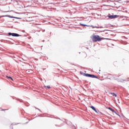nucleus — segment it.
Returning <instances> with one entry per match:
<instances>
[{"instance_id":"obj_1","label":"nucleus","mask_w":129,"mask_h":129,"mask_svg":"<svg viewBox=\"0 0 129 129\" xmlns=\"http://www.w3.org/2000/svg\"><path fill=\"white\" fill-rule=\"evenodd\" d=\"M91 38L94 42H100L102 40L99 35H93Z\"/></svg>"},{"instance_id":"obj_2","label":"nucleus","mask_w":129,"mask_h":129,"mask_svg":"<svg viewBox=\"0 0 129 129\" xmlns=\"http://www.w3.org/2000/svg\"><path fill=\"white\" fill-rule=\"evenodd\" d=\"M8 35H9V36H12L13 37H20V35L17 33H12L11 32H9L8 33Z\"/></svg>"},{"instance_id":"obj_3","label":"nucleus","mask_w":129,"mask_h":129,"mask_svg":"<svg viewBox=\"0 0 129 129\" xmlns=\"http://www.w3.org/2000/svg\"><path fill=\"white\" fill-rule=\"evenodd\" d=\"M119 17V16L118 15H109L108 16V18H109V19H115L116 18H118Z\"/></svg>"},{"instance_id":"obj_4","label":"nucleus","mask_w":129,"mask_h":129,"mask_svg":"<svg viewBox=\"0 0 129 129\" xmlns=\"http://www.w3.org/2000/svg\"><path fill=\"white\" fill-rule=\"evenodd\" d=\"M89 77H91V78H97V77H96L94 75H89Z\"/></svg>"},{"instance_id":"obj_5","label":"nucleus","mask_w":129,"mask_h":129,"mask_svg":"<svg viewBox=\"0 0 129 129\" xmlns=\"http://www.w3.org/2000/svg\"><path fill=\"white\" fill-rule=\"evenodd\" d=\"M91 108H92V109H93V110H94V111H95V112L97 113V111L96 110V109H95V107H94V106H91Z\"/></svg>"},{"instance_id":"obj_6","label":"nucleus","mask_w":129,"mask_h":129,"mask_svg":"<svg viewBox=\"0 0 129 129\" xmlns=\"http://www.w3.org/2000/svg\"><path fill=\"white\" fill-rule=\"evenodd\" d=\"M80 25L81 26H83V27H90V26H88V25H85V24H80Z\"/></svg>"},{"instance_id":"obj_7","label":"nucleus","mask_w":129,"mask_h":129,"mask_svg":"<svg viewBox=\"0 0 129 129\" xmlns=\"http://www.w3.org/2000/svg\"><path fill=\"white\" fill-rule=\"evenodd\" d=\"M84 74L85 76H86V77H89L90 74H85V73H84Z\"/></svg>"},{"instance_id":"obj_8","label":"nucleus","mask_w":129,"mask_h":129,"mask_svg":"<svg viewBox=\"0 0 129 129\" xmlns=\"http://www.w3.org/2000/svg\"><path fill=\"white\" fill-rule=\"evenodd\" d=\"M46 88H48V89H50L51 88V87L50 86H47L46 87Z\"/></svg>"},{"instance_id":"obj_9","label":"nucleus","mask_w":129,"mask_h":129,"mask_svg":"<svg viewBox=\"0 0 129 129\" xmlns=\"http://www.w3.org/2000/svg\"><path fill=\"white\" fill-rule=\"evenodd\" d=\"M112 94L113 96H115V97H116V94H115V93H112Z\"/></svg>"},{"instance_id":"obj_10","label":"nucleus","mask_w":129,"mask_h":129,"mask_svg":"<svg viewBox=\"0 0 129 129\" xmlns=\"http://www.w3.org/2000/svg\"><path fill=\"white\" fill-rule=\"evenodd\" d=\"M8 78H9V79H11V80H13V78H12V77H8Z\"/></svg>"},{"instance_id":"obj_11","label":"nucleus","mask_w":129,"mask_h":129,"mask_svg":"<svg viewBox=\"0 0 129 129\" xmlns=\"http://www.w3.org/2000/svg\"><path fill=\"white\" fill-rule=\"evenodd\" d=\"M111 111H112V112H115V111L113 109H112V110Z\"/></svg>"},{"instance_id":"obj_12","label":"nucleus","mask_w":129,"mask_h":129,"mask_svg":"<svg viewBox=\"0 0 129 129\" xmlns=\"http://www.w3.org/2000/svg\"><path fill=\"white\" fill-rule=\"evenodd\" d=\"M90 27H92L93 28H96V27H93V26H91Z\"/></svg>"},{"instance_id":"obj_13","label":"nucleus","mask_w":129,"mask_h":129,"mask_svg":"<svg viewBox=\"0 0 129 129\" xmlns=\"http://www.w3.org/2000/svg\"><path fill=\"white\" fill-rule=\"evenodd\" d=\"M108 109H109L110 110H111V108H110V107H109V108H108Z\"/></svg>"},{"instance_id":"obj_14","label":"nucleus","mask_w":129,"mask_h":129,"mask_svg":"<svg viewBox=\"0 0 129 129\" xmlns=\"http://www.w3.org/2000/svg\"><path fill=\"white\" fill-rule=\"evenodd\" d=\"M110 110H111V111L112 110V108H111Z\"/></svg>"}]
</instances>
